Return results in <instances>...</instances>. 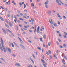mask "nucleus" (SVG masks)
Listing matches in <instances>:
<instances>
[{
  "instance_id": "5",
  "label": "nucleus",
  "mask_w": 67,
  "mask_h": 67,
  "mask_svg": "<svg viewBox=\"0 0 67 67\" xmlns=\"http://www.w3.org/2000/svg\"><path fill=\"white\" fill-rule=\"evenodd\" d=\"M56 2L57 3H58V5H61V4L59 3V1L58 0H56Z\"/></svg>"
},
{
  "instance_id": "46",
  "label": "nucleus",
  "mask_w": 67,
  "mask_h": 67,
  "mask_svg": "<svg viewBox=\"0 0 67 67\" xmlns=\"http://www.w3.org/2000/svg\"><path fill=\"white\" fill-rule=\"evenodd\" d=\"M1 51H2V52H3V49H2V48H0Z\"/></svg>"
},
{
  "instance_id": "61",
  "label": "nucleus",
  "mask_w": 67,
  "mask_h": 67,
  "mask_svg": "<svg viewBox=\"0 0 67 67\" xmlns=\"http://www.w3.org/2000/svg\"><path fill=\"white\" fill-rule=\"evenodd\" d=\"M45 7L46 8H48L47 7V5H45Z\"/></svg>"
},
{
  "instance_id": "35",
  "label": "nucleus",
  "mask_w": 67,
  "mask_h": 67,
  "mask_svg": "<svg viewBox=\"0 0 67 67\" xmlns=\"http://www.w3.org/2000/svg\"><path fill=\"white\" fill-rule=\"evenodd\" d=\"M23 18H24L25 19H27V18H26V17L25 16H23Z\"/></svg>"
},
{
  "instance_id": "40",
  "label": "nucleus",
  "mask_w": 67,
  "mask_h": 67,
  "mask_svg": "<svg viewBox=\"0 0 67 67\" xmlns=\"http://www.w3.org/2000/svg\"><path fill=\"white\" fill-rule=\"evenodd\" d=\"M7 0H3V2H6L7 1Z\"/></svg>"
},
{
  "instance_id": "19",
  "label": "nucleus",
  "mask_w": 67,
  "mask_h": 67,
  "mask_svg": "<svg viewBox=\"0 0 67 67\" xmlns=\"http://www.w3.org/2000/svg\"><path fill=\"white\" fill-rule=\"evenodd\" d=\"M41 28H42V29L43 30V31H44V26H42L41 27Z\"/></svg>"
},
{
  "instance_id": "44",
  "label": "nucleus",
  "mask_w": 67,
  "mask_h": 67,
  "mask_svg": "<svg viewBox=\"0 0 67 67\" xmlns=\"http://www.w3.org/2000/svg\"><path fill=\"white\" fill-rule=\"evenodd\" d=\"M64 58H65V59H66V60H67V58H66V56H65L64 57Z\"/></svg>"
},
{
  "instance_id": "51",
  "label": "nucleus",
  "mask_w": 67,
  "mask_h": 67,
  "mask_svg": "<svg viewBox=\"0 0 67 67\" xmlns=\"http://www.w3.org/2000/svg\"><path fill=\"white\" fill-rule=\"evenodd\" d=\"M4 51L5 53H6V50H5V49H4Z\"/></svg>"
},
{
  "instance_id": "38",
  "label": "nucleus",
  "mask_w": 67,
  "mask_h": 67,
  "mask_svg": "<svg viewBox=\"0 0 67 67\" xmlns=\"http://www.w3.org/2000/svg\"><path fill=\"white\" fill-rule=\"evenodd\" d=\"M12 45L13 47H14V45H13V44L12 43Z\"/></svg>"
},
{
  "instance_id": "20",
  "label": "nucleus",
  "mask_w": 67,
  "mask_h": 67,
  "mask_svg": "<svg viewBox=\"0 0 67 67\" xmlns=\"http://www.w3.org/2000/svg\"><path fill=\"white\" fill-rule=\"evenodd\" d=\"M41 62H42L43 63H45V61H44V60H43V59H41Z\"/></svg>"
},
{
  "instance_id": "31",
  "label": "nucleus",
  "mask_w": 67,
  "mask_h": 67,
  "mask_svg": "<svg viewBox=\"0 0 67 67\" xmlns=\"http://www.w3.org/2000/svg\"><path fill=\"white\" fill-rule=\"evenodd\" d=\"M48 53L49 54H51V51H50V50L48 51Z\"/></svg>"
},
{
  "instance_id": "34",
  "label": "nucleus",
  "mask_w": 67,
  "mask_h": 67,
  "mask_svg": "<svg viewBox=\"0 0 67 67\" xmlns=\"http://www.w3.org/2000/svg\"><path fill=\"white\" fill-rule=\"evenodd\" d=\"M63 17L64 19H66V17L65 16V15H64L63 16Z\"/></svg>"
},
{
  "instance_id": "56",
  "label": "nucleus",
  "mask_w": 67,
  "mask_h": 67,
  "mask_svg": "<svg viewBox=\"0 0 67 67\" xmlns=\"http://www.w3.org/2000/svg\"><path fill=\"white\" fill-rule=\"evenodd\" d=\"M57 45H59V43H58V41L57 42Z\"/></svg>"
},
{
  "instance_id": "16",
  "label": "nucleus",
  "mask_w": 67,
  "mask_h": 67,
  "mask_svg": "<svg viewBox=\"0 0 67 67\" xmlns=\"http://www.w3.org/2000/svg\"><path fill=\"white\" fill-rule=\"evenodd\" d=\"M31 20L32 21V22H34V19L33 18H31Z\"/></svg>"
},
{
  "instance_id": "57",
  "label": "nucleus",
  "mask_w": 67,
  "mask_h": 67,
  "mask_svg": "<svg viewBox=\"0 0 67 67\" xmlns=\"http://www.w3.org/2000/svg\"><path fill=\"white\" fill-rule=\"evenodd\" d=\"M3 62H5V63L6 61H5V60L4 59H3Z\"/></svg>"
},
{
  "instance_id": "13",
  "label": "nucleus",
  "mask_w": 67,
  "mask_h": 67,
  "mask_svg": "<svg viewBox=\"0 0 67 67\" xmlns=\"http://www.w3.org/2000/svg\"><path fill=\"white\" fill-rule=\"evenodd\" d=\"M42 65L44 66V67H46V65H47V64H43Z\"/></svg>"
},
{
  "instance_id": "4",
  "label": "nucleus",
  "mask_w": 67,
  "mask_h": 67,
  "mask_svg": "<svg viewBox=\"0 0 67 67\" xmlns=\"http://www.w3.org/2000/svg\"><path fill=\"white\" fill-rule=\"evenodd\" d=\"M9 24L10 25V26H12L13 25V23H9Z\"/></svg>"
},
{
  "instance_id": "52",
  "label": "nucleus",
  "mask_w": 67,
  "mask_h": 67,
  "mask_svg": "<svg viewBox=\"0 0 67 67\" xmlns=\"http://www.w3.org/2000/svg\"><path fill=\"white\" fill-rule=\"evenodd\" d=\"M62 62L63 63H64V62H65V60H63V59H62Z\"/></svg>"
},
{
  "instance_id": "18",
  "label": "nucleus",
  "mask_w": 67,
  "mask_h": 67,
  "mask_svg": "<svg viewBox=\"0 0 67 67\" xmlns=\"http://www.w3.org/2000/svg\"><path fill=\"white\" fill-rule=\"evenodd\" d=\"M2 48H3V49H5V48H4V47L3 46V44H2Z\"/></svg>"
},
{
  "instance_id": "8",
  "label": "nucleus",
  "mask_w": 67,
  "mask_h": 67,
  "mask_svg": "<svg viewBox=\"0 0 67 67\" xmlns=\"http://www.w3.org/2000/svg\"><path fill=\"white\" fill-rule=\"evenodd\" d=\"M29 58H30V59L31 60V61L33 63H34V61H33V59H32V58H31L30 57Z\"/></svg>"
},
{
  "instance_id": "59",
  "label": "nucleus",
  "mask_w": 67,
  "mask_h": 67,
  "mask_svg": "<svg viewBox=\"0 0 67 67\" xmlns=\"http://www.w3.org/2000/svg\"><path fill=\"white\" fill-rule=\"evenodd\" d=\"M51 27H52V28H53V29H54V26H53V25H52Z\"/></svg>"
},
{
  "instance_id": "6",
  "label": "nucleus",
  "mask_w": 67,
  "mask_h": 67,
  "mask_svg": "<svg viewBox=\"0 0 67 67\" xmlns=\"http://www.w3.org/2000/svg\"><path fill=\"white\" fill-rule=\"evenodd\" d=\"M53 57L54 59H57V58L56 57V56L54 54H53Z\"/></svg>"
},
{
  "instance_id": "11",
  "label": "nucleus",
  "mask_w": 67,
  "mask_h": 67,
  "mask_svg": "<svg viewBox=\"0 0 67 67\" xmlns=\"http://www.w3.org/2000/svg\"><path fill=\"white\" fill-rule=\"evenodd\" d=\"M1 41L2 42L1 44H3V40H2V38H1Z\"/></svg>"
},
{
  "instance_id": "1",
  "label": "nucleus",
  "mask_w": 67,
  "mask_h": 67,
  "mask_svg": "<svg viewBox=\"0 0 67 67\" xmlns=\"http://www.w3.org/2000/svg\"><path fill=\"white\" fill-rule=\"evenodd\" d=\"M15 66L17 67H21L20 64L19 63H16L15 64Z\"/></svg>"
},
{
  "instance_id": "24",
  "label": "nucleus",
  "mask_w": 67,
  "mask_h": 67,
  "mask_svg": "<svg viewBox=\"0 0 67 67\" xmlns=\"http://www.w3.org/2000/svg\"><path fill=\"white\" fill-rule=\"evenodd\" d=\"M63 46L65 48H66V45L65 44H64Z\"/></svg>"
},
{
  "instance_id": "9",
  "label": "nucleus",
  "mask_w": 67,
  "mask_h": 67,
  "mask_svg": "<svg viewBox=\"0 0 67 67\" xmlns=\"http://www.w3.org/2000/svg\"><path fill=\"white\" fill-rule=\"evenodd\" d=\"M48 12H47V13L48 14H51V10H50V11L49 10L48 11Z\"/></svg>"
},
{
  "instance_id": "10",
  "label": "nucleus",
  "mask_w": 67,
  "mask_h": 67,
  "mask_svg": "<svg viewBox=\"0 0 67 67\" xmlns=\"http://www.w3.org/2000/svg\"><path fill=\"white\" fill-rule=\"evenodd\" d=\"M8 51L9 53H11V49H10V48H8Z\"/></svg>"
},
{
  "instance_id": "55",
  "label": "nucleus",
  "mask_w": 67,
  "mask_h": 67,
  "mask_svg": "<svg viewBox=\"0 0 67 67\" xmlns=\"http://www.w3.org/2000/svg\"><path fill=\"white\" fill-rule=\"evenodd\" d=\"M8 31L10 33H12V32H11V31L10 30H8Z\"/></svg>"
},
{
  "instance_id": "60",
  "label": "nucleus",
  "mask_w": 67,
  "mask_h": 67,
  "mask_svg": "<svg viewBox=\"0 0 67 67\" xmlns=\"http://www.w3.org/2000/svg\"><path fill=\"white\" fill-rule=\"evenodd\" d=\"M6 26H7V27H8H8H9V25H8Z\"/></svg>"
},
{
  "instance_id": "64",
  "label": "nucleus",
  "mask_w": 67,
  "mask_h": 67,
  "mask_svg": "<svg viewBox=\"0 0 67 67\" xmlns=\"http://www.w3.org/2000/svg\"><path fill=\"white\" fill-rule=\"evenodd\" d=\"M24 23H25V24H27V23L26 21H24Z\"/></svg>"
},
{
  "instance_id": "39",
  "label": "nucleus",
  "mask_w": 67,
  "mask_h": 67,
  "mask_svg": "<svg viewBox=\"0 0 67 67\" xmlns=\"http://www.w3.org/2000/svg\"><path fill=\"white\" fill-rule=\"evenodd\" d=\"M36 31H37L35 29L34 30V32L35 34L36 33Z\"/></svg>"
},
{
  "instance_id": "32",
  "label": "nucleus",
  "mask_w": 67,
  "mask_h": 67,
  "mask_svg": "<svg viewBox=\"0 0 67 67\" xmlns=\"http://www.w3.org/2000/svg\"><path fill=\"white\" fill-rule=\"evenodd\" d=\"M56 53L57 54H58V50L56 49Z\"/></svg>"
},
{
  "instance_id": "21",
  "label": "nucleus",
  "mask_w": 67,
  "mask_h": 67,
  "mask_svg": "<svg viewBox=\"0 0 67 67\" xmlns=\"http://www.w3.org/2000/svg\"><path fill=\"white\" fill-rule=\"evenodd\" d=\"M19 19L20 20H21V21H24V19L21 18H19Z\"/></svg>"
},
{
  "instance_id": "22",
  "label": "nucleus",
  "mask_w": 67,
  "mask_h": 67,
  "mask_svg": "<svg viewBox=\"0 0 67 67\" xmlns=\"http://www.w3.org/2000/svg\"><path fill=\"white\" fill-rule=\"evenodd\" d=\"M63 37L65 38H67V37H66V35H63Z\"/></svg>"
},
{
  "instance_id": "41",
  "label": "nucleus",
  "mask_w": 67,
  "mask_h": 67,
  "mask_svg": "<svg viewBox=\"0 0 67 67\" xmlns=\"http://www.w3.org/2000/svg\"><path fill=\"white\" fill-rule=\"evenodd\" d=\"M20 14L21 16H23V14H22L21 13H20Z\"/></svg>"
},
{
  "instance_id": "36",
  "label": "nucleus",
  "mask_w": 67,
  "mask_h": 67,
  "mask_svg": "<svg viewBox=\"0 0 67 67\" xmlns=\"http://www.w3.org/2000/svg\"><path fill=\"white\" fill-rule=\"evenodd\" d=\"M42 57L43 58V59H44V55H42Z\"/></svg>"
},
{
  "instance_id": "25",
  "label": "nucleus",
  "mask_w": 67,
  "mask_h": 67,
  "mask_svg": "<svg viewBox=\"0 0 67 67\" xmlns=\"http://www.w3.org/2000/svg\"><path fill=\"white\" fill-rule=\"evenodd\" d=\"M31 6H32V7H34V4L33 3H31Z\"/></svg>"
},
{
  "instance_id": "15",
  "label": "nucleus",
  "mask_w": 67,
  "mask_h": 67,
  "mask_svg": "<svg viewBox=\"0 0 67 67\" xmlns=\"http://www.w3.org/2000/svg\"><path fill=\"white\" fill-rule=\"evenodd\" d=\"M19 40H20V41L21 42V43H22L23 42V41H22V40H21V39L19 37H18Z\"/></svg>"
},
{
  "instance_id": "3",
  "label": "nucleus",
  "mask_w": 67,
  "mask_h": 67,
  "mask_svg": "<svg viewBox=\"0 0 67 67\" xmlns=\"http://www.w3.org/2000/svg\"><path fill=\"white\" fill-rule=\"evenodd\" d=\"M49 21L51 24H53V21H52V19H49Z\"/></svg>"
},
{
  "instance_id": "42",
  "label": "nucleus",
  "mask_w": 67,
  "mask_h": 67,
  "mask_svg": "<svg viewBox=\"0 0 67 67\" xmlns=\"http://www.w3.org/2000/svg\"><path fill=\"white\" fill-rule=\"evenodd\" d=\"M19 4L20 5V6H21L22 5V3H19Z\"/></svg>"
},
{
  "instance_id": "7",
  "label": "nucleus",
  "mask_w": 67,
  "mask_h": 67,
  "mask_svg": "<svg viewBox=\"0 0 67 67\" xmlns=\"http://www.w3.org/2000/svg\"><path fill=\"white\" fill-rule=\"evenodd\" d=\"M2 30H3V32L4 33V34H7V33H6V31H5V30H4V29L3 28H2Z\"/></svg>"
},
{
  "instance_id": "14",
  "label": "nucleus",
  "mask_w": 67,
  "mask_h": 67,
  "mask_svg": "<svg viewBox=\"0 0 67 67\" xmlns=\"http://www.w3.org/2000/svg\"><path fill=\"white\" fill-rule=\"evenodd\" d=\"M49 2V1H47V2H45V3H44L45 4H47Z\"/></svg>"
},
{
  "instance_id": "30",
  "label": "nucleus",
  "mask_w": 67,
  "mask_h": 67,
  "mask_svg": "<svg viewBox=\"0 0 67 67\" xmlns=\"http://www.w3.org/2000/svg\"><path fill=\"white\" fill-rule=\"evenodd\" d=\"M24 8L25 9V8H26V5L25 4H24Z\"/></svg>"
},
{
  "instance_id": "28",
  "label": "nucleus",
  "mask_w": 67,
  "mask_h": 67,
  "mask_svg": "<svg viewBox=\"0 0 67 67\" xmlns=\"http://www.w3.org/2000/svg\"><path fill=\"white\" fill-rule=\"evenodd\" d=\"M46 54H47V55H49V53H48L47 51H46Z\"/></svg>"
},
{
  "instance_id": "43",
  "label": "nucleus",
  "mask_w": 67,
  "mask_h": 67,
  "mask_svg": "<svg viewBox=\"0 0 67 67\" xmlns=\"http://www.w3.org/2000/svg\"><path fill=\"white\" fill-rule=\"evenodd\" d=\"M60 47V48H63V46H59Z\"/></svg>"
},
{
  "instance_id": "62",
  "label": "nucleus",
  "mask_w": 67,
  "mask_h": 67,
  "mask_svg": "<svg viewBox=\"0 0 67 67\" xmlns=\"http://www.w3.org/2000/svg\"><path fill=\"white\" fill-rule=\"evenodd\" d=\"M28 42H29V43H31V41L30 40H28Z\"/></svg>"
},
{
  "instance_id": "23",
  "label": "nucleus",
  "mask_w": 67,
  "mask_h": 67,
  "mask_svg": "<svg viewBox=\"0 0 67 67\" xmlns=\"http://www.w3.org/2000/svg\"><path fill=\"white\" fill-rule=\"evenodd\" d=\"M43 37L44 38V39L46 38V35H45L44 34L43 35Z\"/></svg>"
},
{
  "instance_id": "49",
  "label": "nucleus",
  "mask_w": 67,
  "mask_h": 67,
  "mask_svg": "<svg viewBox=\"0 0 67 67\" xmlns=\"http://www.w3.org/2000/svg\"><path fill=\"white\" fill-rule=\"evenodd\" d=\"M6 4L9 5V2H7L6 3Z\"/></svg>"
},
{
  "instance_id": "12",
  "label": "nucleus",
  "mask_w": 67,
  "mask_h": 67,
  "mask_svg": "<svg viewBox=\"0 0 67 67\" xmlns=\"http://www.w3.org/2000/svg\"><path fill=\"white\" fill-rule=\"evenodd\" d=\"M0 18L1 20V21H4V20H3V19L2 17H0Z\"/></svg>"
},
{
  "instance_id": "17",
  "label": "nucleus",
  "mask_w": 67,
  "mask_h": 67,
  "mask_svg": "<svg viewBox=\"0 0 67 67\" xmlns=\"http://www.w3.org/2000/svg\"><path fill=\"white\" fill-rule=\"evenodd\" d=\"M37 49H39V50H41V48L40 47H37Z\"/></svg>"
},
{
  "instance_id": "26",
  "label": "nucleus",
  "mask_w": 67,
  "mask_h": 67,
  "mask_svg": "<svg viewBox=\"0 0 67 67\" xmlns=\"http://www.w3.org/2000/svg\"><path fill=\"white\" fill-rule=\"evenodd\" d=\"M32 56H33L34 58L35 59L36 58H35V56L34 55V54H32Z\"/></svg>"
},
{
  "instance_id": "58",
  "label": "nucleus",
  "mask_w": 67,
  "mask_h": 67,
  "mask_svg": "<svg viewBox=\"0 0 67 67\" xmlns=\"http://www.w3.org/2000/svg\"><path fill=\"white\" fill-rule=\"evenodd\" d=\"M15 45H16V46H17V47H19V46H18V44H17L16 43L15 44Z\"/></svg>"
},
{
  "instance_id": "63",
  "label": "nucleus",
  "mask_w": 67,
  "mask_h": 67,
  "mask_svg": "<svg viewBox=\"0 0 67 67\" xmlns=\"http://www.w3.org/2000/svg\"><path fill=\"white\" fill-rule=\"evenodd\" d=\"M64 5L65 6V7H67V4H65V5Z\"/></svg>"
},
{
  "instance_id": "37",
  "label": "nucleus",
  "mask_w": 67,
  "mask_h": 67,
  "mask_svg": "<svg viewBox=\"0 0 67 67\" xmlns=\"http://www.w3.org/2000/svg\"><path fill=\"white\" fill-rule=\"evenodd\" d=\"M0 8H1L2 9H4V8H3L2 7V6H0Z\"/></svg>"
},
{
  "instance_id": "53",
  "label": "nucleus",
  "mask_w": 67,
  "mask_h": 67,
  "mask_svg": "<svg viewBox=\"0 0 67 67\" xmlns=\"http://www.w3.org/2000/svg\"><path fill=\"white\" fill-rule=\"evenodd\" d=\"M40 66L41 67H42V64H40Z\"/></svg>"
},
{
  "instance_id": "47",
  "label": "nucleus",
  "mask_w": 67,
  "mask_h": 67,
  "mask_svg": "<svg viewBox=\"0 0 67 67\" xmlns=\"http://www.w3.org/2000/svg\"><path fill=\"white\" fill-rule=\"evenodd\" d=\"M64 34H65V35H67V34L66 33V32H64Z\"/></svg>"
},
{
  "instance_id": "45",
  "label": "nucleus",
  "mask_w": 67,
  "mask_h": 67,
  "mask_svg": "<svg viewBox=\"0 0 67 67\" xmlns=\"http://www.w3.org/2000/svg\"><path fill=\"white\" fill-rule=\"evenodd\" d=\"M29 32H31V33H32V30H29Z\"/></svg>"
},
{
  "instance_id": "2",
  "label": "nucleus",
  "mask_w": 67,
  "mask_h": 67,
  "mask_svg": "<svg viewBox=\"0 0 67 67\" xmlns=\"http://www.w3.org/2000/svg\"><path fill=\"white\" fill-rule=\"evenodd\" d=\"M40 26H38L37 29V32L38 33H40Z\"/></svg>"
},
{
  "instance_id": "54",
  "label": "nucleus",
  "mask_w": 67,
  "mask_h": 67,
  "mask_svg": "<svg viewBox=\"0 0 67 67\" xmlns=\"http://www.w3.org/2000/svg\"><path fill=\"white\" fill-rule=\"evenodd\" d=\"M19 26H20V27H22V25H19Z\"/></svg>"
},
{
  "instance_id": "27",
  "label": "nucleus",
  "mask_w": 67,
  "mask_h": 67,
  "mask_svg": "<svg viewBox=\"0 0 67 67\" xmlns=\"http://www.w3.org/2000/svg\"><path fill=\"white\" fill-rule=\"evenodd\" d=\"M48 45L49 46H51V43L49 42L48 43Z\"/></svg>"
},
{
  "instance_id": "48",
  "label": "nucleus",
  "mask_w": 67,
  "mask_h": 67,
  "mask_svg": "<svg viewBox=\"0 0 67 67\" xmlns=\"http://www.w3.org/2000/svg\"><path fill=\"white\" fill-rule=\"evenodd\" d=\"M58 40L59 42H62V41H61V40H60L59 39H58Z\"/></svg>"
},
{
  "instance_id": "29",
  "label": "nucleus",
  "mask_w": 67,
  "mask_h": 67,
  "mask_svg": "<svg viewBox=\"0 0 67 67\" xmlns=\"http://www.w3.org/2000/svg\"><path fill=\"white\" fill-rule=\"evenodd\" d=\"M40 42H42V38H40Z\"/></svg>"
},
{
  "instance_id": "33",
  "label": "nucleus",
  "mask_w": 67,
  "mask_h": 67,
  "mask_svg": "<svg viewBox=\"0 0 67 67\" xmlns=\"http://www.w3.org/2000/svg\"><path fill=\"white\" fill-rule=\"evenodd\" d=\"M53 25H54V26H55V27H56L57 26V25H56V23L53 24Z\"/></svg>"
},
{
  "instance_id": "50",
  "label": "nucleus",
  "mask_w": 67,
  "mask_h": 67,
  "mask_svg": "<svg viewBox=\"0 0 67 67\" xmlns=\"http://www.w3.org/2000/svg\"><path fill=\"white\" fill-rule=\"evenodd\" d=\"M12 56H13V57H15V55L14 54H13L12 55Z\"/></svg>"
}]
</instances>
